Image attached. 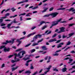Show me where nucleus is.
Returning a JSON list of instances; mask_svg holds the SVG:
<instances>
[{
	"instance_id": "nucleus-44",
	"label": "nucleus",
	"mask_w": 75,
	"mask_h": 75,
	"mask_svg": "<svg viewBox=\"0 0 75 75\" xmlns=\"http://www.w3.org/2000/svg\"><path fill=\"white\" fill-rule=\"evenodd\" d=\"M25 71V70H22L21 71H19V74H21V72H23V71Z\"/></svg>"
},
{
	"instance_id": "nucleus-41",
	"label": "nucleus",
	"mask_w": 75,
	"mask_h": 75,
	"mask_svg": "<svg viewBox=\"0 0 75 75\" xmlns=\"http://www.w3.org/2000/svg\"><path fill=\"white\" fill-rule=\"evenodd\" d=\"M38 8V6H37L36 7H34V8H33L32 9L33 10H35V9H37V8Z\"/></svg>"
},
{
	"instance_id": "nucleus-48",
	"label": "nucleus",
	"mask_w": 75,
	"mask_h": 75,
	"mask_svg": "<svg viewBox=\"0 0 75 75\" xmlns=\"http://www.w3.org/2000/svg\"><path fill=\"white\" fill-rule=\"evenodd\" d=\"M49 57H50V56H47L46 57H45V60H47V59H48L49 58Z\"/></svg>"
},
{
	"instance_id": "nucleus-59",
	"label": "nucleus",
	"mask_w": 75,
	"mask_h": 75,
	"mask_svg": "<svg viewBox=\"0 0 75 75\" xmlns=\"http://www.w3.org/2000/svg\"><path fill=\"white\" fill-rule=\"evenodd\" d=\"M61 41V40H59L56 42V43H59V42Z\"/></svg>"
},
{
	"instance_id": "nucleus-40",
	"label": "nucleus",
	"mask_w": 75,
	"mask_h": 75,
	"mask_svg": "<svg viewBox=\"0 0 75 75\" xmlns=\"http://www.w3.org/2000/svg\"><path fill=\"white\" fill-rule=\"evenodd\" d=\"M54 10V8L52 7L50 8L49 11H52Z\"/></svg>"
},
{
	"instance_id": "nucleus-23",
	"label": "nucleus",
	"mask_w": 75,
	"mask_h": 75,
	"mask_svg": "<svg viewBox=\"0 0 75 75\" xmlns=\"http://www.w3.org/2000/svg\"><path fill=\"white\" fill-rule=\"evenodd\" d=\"M21 52H22V55H24V54H25V51H22Z\"/></svg>"
},
{
	"instance_id": "nucleus-15",
	"label": "nucleus",
	"mask_w": 75,
	"mask_h": 75,
	"mask_svg": "<svg viewBox=\"0 0 75 75\" xmlns=\"http://www.w3.org/2000/svg\"><path fill=\"white\" fill-rule=\"evenodd\" d=\"M9 15H10V13H7L5 14V17H2L1 18H3V19L6 18V17H7V16H9Z\"/></svg>"
},
{
	"instance_id": "nucleus-36",
	"label": "nucleus",
	"mask_w": 75,
	"mask_h": 75,
	"mask_svg": "<svg viewBox=\"0 0 75 75\" xmlns=\"http://www.w3.org/2000/svg\"><path fill=\"white\" fill-rule=\"evenodd\" d=\"M30 69H34V67L33 66V64H31Z\"/></svg>"
},
{
	"instance_id": "nucleus-51",
	"label": "nucleus",
	"mask_w": 75,
	"mask_h": 75,
	"mask_svg": "<svg viewBox=\"0 0 75 75\" xmlns=\"http://www.w3.org/2000/svg\"><path fill=\"white\" fill-rule=\"evenodd\" d=\"M17 15H15L14 16H10V18H11L12 17H13V18L15 17H17Z\"/></svg>"
},
{
	"instance_id": "nucleus-17",
	"label": "nucleus",
	"mask_w": 75,
	"mask_h": 75,
	"mask_svg": "<svg viewBox=\"0 0 75 75\" xmlns=\"http://www.w3.org/2000/svg\"><path fill=\"white\" fill-rule=\"evenodd\" d=\"M23 59L24 61H27V60H28V59H30V58L27 57H24L23 58Z\"/></svg>"
},
{
	"instance_id": "nucleus-20",
	"label": "nucleus",
	"mask_w": 75,
	"mask_h": 75,
	"mask_svg": "<svg viewBox=\"0 0 75 75\" xmlns=\"http://www.w3.org/2000/svg\"><path fill=\"white\" fill-rule=\"evenodd\" d=\"M38 45V43H37L35 42L33 43V44L32 45V46H35V45Z\"/></svg>"
},
{
	"instance_id": "nucleus-22",
	"label": "nucleus",
	"mask_w": 75,
	"mask_h": 75,
	"mask_svg": "<svg viewBox=\"0 0 75 75\" xmlns=\"http://www.w3.org/2000/svg\"><path fill=\"white\" fill-rule=\"evenodd\" d=\"M31 72L30 71L28 70V71H26L25 73V74H31Z\"/></svg>"
},
{
	"instance_id": "nucleus-9",
	"label": "nucleus",
	"mask_w": 75,
	"mask_h": 75,
	"mask_svg": "<svg viewBox=\"0 0 75 75\" xmlns=\"http://www.w3.org/2000/svg\"><path fill=\"white\" fill-rule=\"evenodd\" d=\"M12 24L13 22H11V23H9L8 24L6 27H8V28L9 29L11 28V27H11V24Z\"/></svg>"
},
{
	"instance_id": "nucleus-5",
	"label": "nucleus",
	"mask_w": 75,
	"mask_h": 75,
	"mask_svg": "<svg viewBox=\"0 0 75 75\" xmlns=\"http://www.w3.org/2000/svg\"><path fill=\"white\" fill-rule=\"evenodd\" d=\"M66 10V11L68 10V11H69V12L71 11H71L72 12H73V11H75V9H74V8L71 7V8H70V9H67Z\"/></svg>"
},
{
	"instance_id": "nucleus-30",
	"label": "nucleus",
	"mask_w": 75,
	"mask_h": 75,
	"mask_svg": "<svg viewBox=\"0 0 75 75\" xmlns=\"http://www.w3.org/2000/svg\"><path fill=\"white\" fill-rule=\"evenodd\" d=\"M47 27V25H45L42 28V30H44V29H45V28H46Z\"/></svg>"
},
{
	"instance_id": "nucleus-7",
	"label": "nucleus",
	"mask_w": 75,
	"mask_h": 75,
	"mask_svg": "<svg viewBox=\"0 0 75 75\" xmlns=\"http://www.w3.org/2000/svg\"><path fill=\"white\" fill-rule=\"evenodd\" d=\"M33 60H28L26 61V63L25 64V65L27 67H28V63L29 62H31Z\"/></svg>"
},
{
	"instance_id": "nucleus-10",
	"label": "nucleus",
	"mask_w": 75,
	"mask_h": 75,
	"mask_svg": "<svg viewBox=\"0 0 75 75\" xmlns=\"http://www.w3.org/2000/svg\"><path fill=\"white\" fill-rule=\"evenodd\" d=\"M18 68V66H16V67H12L11 69L12 71H14L15 70L17 69Z\"/></svg>"
},
{
	"instance_id": "nucleus-62",
	"label": "nucleus",
	"mask_w": 75,
	"mask_h": 75,
	"mask_svg": "<svg viewBox=\"0 0 75 75\" xmlns=\"http://www.w3.org/2000/svg\"><path fill=\"white\" fill-rule=\"evenodd\" d=\"M25 14H26V13H21V16H25Z\"/></svg>"
},
{
	"instance_id": "nucleus-19",
	"label": "nucleus",
	"mask_w": 75,
	"mask_h": 75,
	"mask_svg": "<svg viewBox=\"0 0 75 75\" xmlns=\"http://www.w3.org/2000/svg\"><path fill=\"white\" fill-rule=\"evenodd\" d=\"M48 9V8H46L42 11V13H44V12H46V11H47V10Z\"/></svg>"
},
{
	"instance_id": "nucleus-55",
	"label": "nucleus",
	"mask_w": 75,
	"mask_h": 75,
	"mask_svg": "<svg viewBox=\"0 0 75 75\" xmlns=\"http://www.w3.org/2000/svg\"><path fill=\"white\" fill-rule=\"evenodd\" d=\"M71 43L70 42H68V43L67 44V45H70V44Z\"/></svg>"
},
{
	"instance_id": "nucleus-56",
	"label": "nucleus",
	"mask_w": 75,
	"mask_h": 75,
	"mask_svg": "<svg viewBox=\"0 0 75 75\" xmlns=\"http://www.w3.org/2000/svg\"><path fill=\"white\" fill-rule=\"evenodd\" d=\"M6 25V24L4 23H3L2 24H1V26H4Z\"/></svg>"
},
{
	"instance_id": "nucleus-13",
	"label": "nucleus",
	"mask_w": 75,
	"mask_h": 75,
	"mask_svg": "<svg viewBox=\"0 0 75 75\" xmlns=\"http://www.w3.org/2000/svg\"><path fill=\"white\" fill-rule=\"evenodd\" d=\"M65 27H64L60 28V31L61 32H64V30H65Z\"/></svg>"
},
{
	"instance_id": "nucleus-61",
	"label": "nucleus",
	"mask_w": 75,
	"mask_h": 75,
	"mask_svg": "<svg viewBox=\"0 0 75 75\" xmlns=\"http://www.w3.org/2000/svg\"><path fill=\"white\" fill-rule=\"evenodd\" d=\"M71 53H72V54L73 53H75V51L73 50L70 52Z\"/></svg>"
},
{
	"instance_id": "nucleus-58",
	"label": "nucleus",
	"mask_w": 75,
	"mask_h": 75,
	"mask_svg": "<svg viewBox=\"0 0 75 75\" xmlns=\"http://www.w3.org/2000/svg\"><path fill=\"white\" fill-rule=\"evenodd\" d=\"M29 14V13H28L25 16L26 17H28V16L30 17V15Z\"/></svg>"
},
{
	"instance_id": "nucleus-12",
	"label": "nucleus",
	"mask_w": 75,
	"mask_h": 75,
	"mask_svg": "<svg viewBox=\"0 0 75 75\" xmlns=\"http://www.w3.org/2000/svg\"><path fill=\"white\" fill-rule=\"evenodd\" d=\"M36 33V32H35L33 33H31L30 34H29L28 36V37H30L31 35H34Z\"/></svg>"
},
{
	"instance_id": "nucleus-14",
	"label": "nucleus",
	"mask_w": 75,
	"mask_h": 75,
	"mask_svg": "<svg viewBox=\"0 0 75 75\" xmlns=\"http://www.w3.org/2000/svg\"><path fill=\"white\" fill-rule=\"evenodd\" d=\"M24 37L22 38H20V39H17V41L20 44H21V41H20V40H22V39H24Z\"/></svg>"
},
{
	"instance_id": "nucleus-8",
	"label": "nucleus",
	"mask_w": 75,
	"mask_h": 75,
	"mask_svg": "<svg viewBox=\"0 0 75 75\" xmlns=\"http://www.w3.org/2000/svg\"><path fill=\"white\" fill-rule=\"evenodd\" d=\"M57 41L56 40V39L55 38L54 39H51L49 40L48 42H54V41Z\"/></svg>"
},
{
	"instance_id": "nucleus-2",
	"label": "nucleus",
	"mask_w": 75,
	"mask_h": 75,
	"mask_svg": "<svg viewBox=\"0 0 75 75\" xmlns=\"http://www.w3.org/2000/svg\"><path fill=\"white\" fill-rule=\"evenodd\" d=\"M62 20V18H61L59 19L57 21L52 22V25L50 26V28H52V27L53 26L57 25V24H58V23H59V22H60V21H61Z\"/></svg>"
},
{
	"instance_id": "nucleus-27",
	"label": "nucleus",
	"mask_w": 75,
	"mask_h": 75,
	"mask_svg": "<svg viewBox=\"0 0 75 75\" xmlns=\"http://www.w3.org/2000/svg\"><path fill=\"white\" fill-rule=\"evenodd\" d=\"M53 56H58L59 55V54L56 53L55 54H53Z\"/></svg>"
},
{
	"instance_id": "nucleus-21",
	"label": "nucleus",
	"mask_w": 75,
	"mask_h": 75,
	"mask_svg": "<svg viewBox=\"0 0 75 75\" xmlns=\"http://www.w3.org/2000/svg\"><path fill=\"white\" fill-rule=\"evenodd\" d=\"M53 70L54 71H56V72H58V70L57 69V68H53Z\"/></svg>"
},
{
	"instance_id": "nucleus-16",
	"label": "nucleus",
	"mask_w": 75,
	"mask_h": 75,
	"mask_svg": "<svg viewBox=\"0 0 75 75\" xmlns=\"http://www.w3.org/2000/svg\"><path fill=\"white\" fill-rule=\"evenodd\" d=\"M51 67H52V66L50 65L49 66V67L48 68H46V69L47 70V71H49H49H50V69H51Z\"/></svg>"
},
{
	"instance_id": "nucleus-52",
	"label": "nucleus",
	"mask_w": 75,
	"mask_h": 75,
	"mask_svg": "<svg viewBox=\"0 0 75 75\" xmlns=\"http://www.w3.org/2000/svg\"><path fill=\"white\" fill-rule=\"evenodd\" d=\"M13 56H14V55H10L8 56V58H11V57H13Z\"/></svg>"
},
{
	"instance_id": "nucleus-33",
	"label": "nucleus",
	"mask_w": 75,
	"mask_h": 75,
	"mask_svg": "<svg viewBox=\"0 0 75 75\" xmlns=\"http://www.w3.org/2000/svg\"><path fill=\"white\" fill-rule=\"evenodd\" d=\"M51 59L50 57H49V58L48 59V61H47V63H49L50 62V59Z\"/></svg>"
},
{
	"instance_id": "nucleus-42",
	"label": "nucleus",
	"mask_w": 75,
	"mask_h": 75,
	"mask_svg": "<svg viewBox=\"0 0 75 75\" xmlns=\"http://www.w3.org/2000/svg\"><path fill=\"white\" fill-rule=\"evenodd\" d=\"M35 51V49H34L31 50V52L32 53L34 52Z\"/></svg>"
},
{
	"instance_id": "nucleus-25",
	"label": "nucleus",
	"mask_w": 75,
	"mask_h": 75,
	"mask_svg": "<svg viewBox=\"0 0 75 75\" xmlns=\"http://www.w3.org/2000/svg\"><path fill=\"white\" fill-rule=\"evenodd\" d=\"M74 34H75V33H73L69 34V37H71V36H72Z\"/></svg>"
},
{
	"instance_id": "nucleus-45",
	"label": "nucleus",
	"mask_w": 75,
	"mask_h": 75,
	"mask_svg": "<svg viewBox=\"0 0 75 75\" xmlns=\"http://www.w3.org/2000/svg\"><path fill=\"white\" fill-rule=\"evenodd\" d=\"M37 36L38 38H41V36H42V35H37Z\"/></svg>"
},
{
	"instance_id": "nucleus-11",
	"label": "nucleus",
	"mask_w": 75,
	"mask_h": 75,
	"mask_svg": "<svg viewBox=\"0 0 75 75\" xmlns=\"http://www.w3.org/2000/svg\"><path fill=\"white\" fill-rule=\"evenodd\" d=\"M41 48L42 49H43L44 50H48V49L47 48L46 46H42Z\"/></svg>"
},
{
	"instance_id": "nucleus-4",
	"label": "nucleus",
	"mask_w": 75,
	"mask_h": 75,
	"mask_svg": "<svg viewBox=\"0 0 75 75\" xmlns=\"http://www.w3.org/2000/svg\"><path fill=\"white\" fill-rule=\"evenodd\" d=\"M14 39H13L12 40V41L11 40L8 41L6 40V42H3L2 43V44H4L5 45H6V44H7L8 43H11V44H13L14 43Z\"/></svg>"
},
{
	"instance_id": "nucleus-1",
	"label": "nucleus",
	"mask_w": 75,
	"mask_h": 75,
	"mask_svg": "<svg viewBox=\"0 0 75 75\" xmlns=\"http://www.w3.org/2000/svg\"><path fill=\"white\" fill-rule=\"evenodd\" d=\"M58 14V13L55 12L45 15L43 16V17H50V16H52V18H54V17H55Z\"/></svg>"
},
{
	"instance_id": "nucleus-57",
	"label": "nucleus",
	"mask_w": 75,
	"mask_h": 75,
	"mask_svg": "<svg viewBox=\"0 0 75 75\" xmlns=\"http://www.w3.org/2000/svg\"><path fill=\"white\" fill-rule=\"evenodd\" d=\"M20 21H23V16H21L20 18Z\"/></svg>"
},
{
	"instance_id": "nucleus-38",
	"label": "nucleus",
	"mask_w": 75,
	"mask_h": 75,
	"mask_svg": "<svg viewBox=\"0 0 75 75\" xmlns=\"http://www.w3.org/2000/svg\"><path fill=\"white\" fill-rule=\"evenodd\" d=\"M38 73V71H36L34 72V74H32V75H35L36 74H37Z\"/></svg>"
},
{
	"instance_id": "nucleus-18",
	"label": "nucleus",
	"mask_w": 75,
	"mask_h": 75,
	"mask_svg": "<svg viewBox=\"0 0 75 75\" xmlns=\"http://www.w3.org/2000/svg\"><path fill=\"white\" fill-rule=\"evenodd\" d=\"M67 68L64 67L62 69V72H65L67 71Z\"/></svg>"
},
{
	"instance_id": "nucleus-29",
	"label": "nucleus",
	"mask_w": 75,
	"mask_h": 75,
	"mask_svg": "<svg viewBox=\"0 0 75 75\" xmlns=\"http://www.w3.org/2000/svg\"><path fill=\"white\" fill-rule=\"evenodd\" d=\"M11 23H18V22H17L16 21V19H14L13 20V21L11 22Z\"/></svg>"
},
{
	"instance_id": "nucleus-6",
	"label": "nucleus",
	"mask_w": 75,
	"mask_h": 75,
	"mask_svg": "<svg viewBox=\"0 0 75 75\" xmlns=\"http://www.w3.org/2000/svg\"><path fill=\"white\" fill-rule=\"evenodd\" d=\"M64 44V43L62 42L58 45L57 46V48H60V47H62L61 45H63Z\"/></svg>"
},
{
	"instance_id": "nucleus-43",
	"label": "nucleus",
	"mask_w": 75,
	"mask_h": 75,
	"mask_svg": "<svg viewBox=\"0 0 75 75\" xmlns=\"http://www.w3.org/2000/svg\"><path fill=\"white\" fill-rule=\"evenodd\" d=\"M57 36V34L55 33L52 36V38H54V37H55Z\"/></svg>"
},
{
	"instance_id": "nucleus-3",
	"label": "nucleus",
	"mask_w": 75,
	"mask_h": 75,
	"mask_svg": "<svg viewBox=\"0 0 75 75\" xmlns=\"http://www.w3.org/2000/svg\"><path fill=\"white\" fill-rule=\"evenodd\" d=\"M2 48H4L3 51L5 52H9L10 51V49L9 48L7 49V48L6 47V45L2 46L0 47V50L2 49Z\"/></svg>"
},
{
	"instance_id": "nucleus-46",
	"label": "nucleus",
	"mask_w": 75,
	"mask_h": 75,
	"mask_svg": "<svg viewBox=\"0 0 75 75\" xmlns=\"http://www.w3.org/2000/svg\"><path fill=\"white\" fill-rule=\"evenodd\" d=\"M60 51H61V50H57L56 51L55 53H57V52H60Z\"/></svg>"
},
{
	"instance_id": "nucleus-35",
	"label": "nucleus",
	"mask_w": 75,
	"mask_h": 75,
	"mask_svg": "<svg viewBox=\"0 0 75 75\" xmlns=\"http://www.w3.org/2000/svg\"><path fill=\"white\" fill-rule=\"evenodd\" d=\"M31 44V43L28 44V45H25V47H28L29 46H30Z\"/></svg>"
},
{
	"instance_id": "nucleus-31",
	"label": "nucleus",
	"mask_w": 75,
	"mask_h": 75,
	"mask_svg": "<svg viewBox=\"0 0 75 75\" xmlns=\"http://www.w3.org/2000/svg\"><path fill=\"white\" fill-rule=\"evenodd\" d=\"M16 59H15V61L16 62H19V61H20V60L18 59H16Z\"/></svg>"
},
{
	"instance_id": "nucleus-34",
	"label": "nucleus",
	"mask_w": 75,
	"mask_h": 75,
	"mask_svg": "<svg viewBox=\"0 0 75 75\" xmlns=\"http://www.w3.org/2000/svg\"><path fill=\"white\" fill-rule=\"evenodd\" d=\"M13 55H14L15 57H14V59H16V58L17 57V53H15Z\"/></svg>"
},
{
	"instance_id": "nucleus-32",
	"label": "nucleus",
	"mask_w": 75,
	"mask_h": 75,
	"mask_svg": "<svg viewBox=\"0 0 75 75\" xmlns=\"http://www.w3.org/2000/svg\"><path fill=\"white\" fill-rule=\"evenodd\" d=\"M51 59L50 57H49V58L48 59V61H47V63H49L50 62V59Z\"/></svg>"
},
{
	"instance_id": "nucleus-63",
	"label": "nucleus",
	"mask_w": 75,
	"mask_h": 75,
	"mask_svg": "<svg viewBox=\"0 0 75 75\" xmlns=\"http://www.w3.org/2000/svg\"><path fill=\"white\" fill-rule=\"evenodd\" d=\"M49 72V71H46L44 73L45 74H47V72Z\"/></svg>"
},
{
	"instance_id": "nucleus-28",
	"label": "nucleus",
	"mask_w": 75,
	"mask_h": 75,
	"mask_svg": "<svg viewBox=\"0 0 75 75\" xmlns=\"http://www.w3.org/2000/svg\"><path fill=\"white\" fill-rule=\"evenodd\" d=\"M71 47L70 46L69 47H68L66 49L64 50V51H67V50H68V49H69L70 48H71Z\"/></svg>"
},
{
	"instance_id": "nucleus-37",
	"label": "nucleus",
	"mask_w": 75,
	"mask_h": 75,
	"mask_svg": "<svg viewBox=\"0 0 75 75\" xmlns=\"http://www.w3.org/2000/svg\"><path fill=\"white\" fill-rule=\"evenodd\" d=\"M45 22L44 21H42L40 23V25H42V24H43V23H45Z\"/></svg>"
},
{
	"instance_id": "nucleus-64",
	"label": "nucleus",
	"mask_w": 75,
	"mask_h": 75,
	"mask_svg": "<svg viewBox=\"0 0 75 75\" xmlns=\"http://www.w3.org/2000/svg\"><path fill=\"white\" fill-rule=\"evenodd\" d=\"M58 37L59 39L61 38V35H58Z\"/></svg>"
},
{
	"instance_id": "nucleus-39",
	"label": "nucleus",
	"mask_w": 75,
	"mask_h": 75,
	"mask_svg": "<svg viewBox=\"0 0 75 75\" xmlns=\"http://www.w3.org/2000/svg\"><path fill=\"white\" fill-rule=\"evenodd\" d=\"M11 63H14V62H16V60H12L11 61Z\"/></svg>"
},
{
	"instance_id": "nucleus-60",
	"label": "nucleus",
	"mask_w": 75,
	"mask_h": 75,
	"mask_svg": "<svg viewBox=\"0 0 75 75\" xmlns=\"http://www.w3.org/2000/svg\"><path fill=\"white\" fill-rule=\"evenodd\" d=\"M35 28H36V27H35V26H34V27H32V28L31 29L32 30H34V29H35Z\"/></svg>"
},
{
	"instance_id": "nucleus-50",
	"label": "nucleus",
	"mask_w": 75,
	"mask_h": 75,
	"mask_svg": "<svg viewBox=\"0 0 75 75\" xmlns=\"http://www.w3.org/2000/svg\"><path fill=\"white\" fill-rule=\"evenodd\" d=\"M43 41V39H42L41 40H39L38 42V43H39V42H42V41Z\"/></svg>"
},
{
	"instance_id": "nucleus-26",
	"label": "nucleus",
	"mask_w": 75,
	"mask_h": 75,
	"mask_svg": "<svg viewBox=\"0 0 75 75\" xmlns=\"http://www.w3.org/2000/svg\"><path fill=\"white\" fill-rule=\"evenodd\" d=\"M38 38V37L37 36V35H36L34 36V38H33V39L35 40H36Z\"/></svg>"
},
{
	"instance_id": "nucleus-24",
	"label": "nucleus",
	"mask_w": 75,
	"mask_h": 75,
	"mask_svg": "<svg viewBox=\"0 0 75 75\" xmlns=\"http://www.w3.org/2000/svg\"><path fill=\"white\" fill-rule=\"evenodd\" d=\"M11 10H12V11H13V12L14 11H16V9H15L14 8V7H13V8H12L11 9Z\"/></svg>"
},
{
	"instance_id": "nucleus-53",
	"label": "nucleus",
	"mask_w": 75,
	"mask_h": 75,
	"mask_svg": "<svg viewBox=\"0 0 75 75\" xmlns=\"http://www.w3.org/2000/svg\"><path fill=\"white\" fill-rule=\"evenodd\" d=\"M21 52H20L17 55V57H19L20 56V55H21Z\"/></svg>"
},
{
	"instance_id": "nucleus-47",
	"label": "nucleus",
	"mask_w": 75,
	"mask_h": 75,
	"mask_svg": "<svg viewBox=\"0 0 75 75\" xmlns=\"http://www.w3.org/2000/svg\"><path fill=\"white\" fill-rule=\"evenodd\" d=\"M65 8H59L57 9V10H65Z\"/></svg>"
},
{
	"instance_id": "nucleus-54",
	"label": "nucleus",
	"mask_w": 75,
	"mask_h": 75,
	"mask_svg": "<svg viewBox=\"0 0 75 75\" xmlns=\"http://www.w3.org/2000/svg\"><path fill=\"white\" fill-rule=\"evenodd\" d=\"M73 18H74V17H72L70 18L68 20V21H70L71 20H73Z\"/></svg>"
},
{
	"instance_id": "nucleus-49",
	"label": "nucleus",
	"mask_w": 75,
	"mask_h": 75,
	"mask_svg": "<svg viewBox=\"0 0 75 75\" xmlns=\"http://www.w3.org/2000/svg\"><path fill=\"white\" fill-rule=\"evenodd\" d=\"M73 25H75V23L71 24L69 25V27H72Z\"/></svg>"
}]
</instances>
